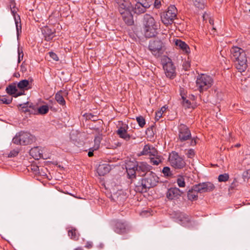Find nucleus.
Masks as SVG:
<instances>
[{
  "instance_id": "obj_24",
  "label": "nucleus",
  "mask_w": 250,
  "mask_h": 250,
  "mask_svg": "<svg viewBox=\"0 0 250 250\" xmlns=\"http://www.w3.org/2000/svg\"><path fill=\"white\" fill-rule=\"evenodd\" d=\"M30 154L35 159L38 160L41 158H43V155L40 152V150L38 147L31 148L30 151Z\"/></svg>"
},
{
  "instance_id": "obj_18",
  "label": "nucleus",
  "mask_w": 250,
  "mask_h": 250,
  "mask_svg": "<svg viewBox=\"0 0 250 250\" xmlns=\"http://www.w3.org/2000/svg\"><path fill=\"white\" fill-rule=\"evenodd\" d=\"M149 6L143 5V4L135 3L133 5H132V11L138 15L145 13L147 9H148Z\"/></svg>"
},
{
  "instance_id": "obj_40",
  "label": "nucleus",
  "mask_w": 250,
  "mask_h": 250,
  "mask_svg": "<svg viewBox=\"0 0 250 250\" xmlns=\"http://www.w3.org/2000/svg\"><path fill=\"white\" fill-rule=\"evenodd\" d=\"M149 152H150L148 155L150 156L156 157V156H158V153L157 150L154 147H153L152 146H151V147Z\"/></svg>"
},
{
  "instance_id": "obj_42",
  "label": "nucleus",
  "mask_w": 250,
  "mask_h": 250,
  "mask_svg": "<svg viewBox=\"0 0 250 250\" xmlns=\"http://www.w3.org/2000/svg\"><path fill=\"white\" fill-rule=\"evenodd\" d=\"M85 117L86 119L91 120L93 121H95L98 120V116L94 115L91 113L86 114Z\"/></svg>"
},
{
  "instance_id": "obj_34",
  "label": "nucleus",
  "mask_w": 250,
  "mask_h": 250,
  "mask_svg": "<svg viewBox=\"0 0 250 250\" xmlns=\"http://www.w3.org/2000/svg\"><path fill=\"white\" fill-rule=\"evenodd\" d=\"M136 121L139 125L141 127H144L145 125H146V120L145 118L142 116H140L136 117Z\"/></svg>"
},
{
  "instance_id": "obj_52",
  "label": "nucleus",
  "mask_w": 250,
  "mask_h": 250,
  "mask_svg": "<svg viewBox=\"0 0 250 250\" xmlns=\"http://www.w3.org/2000/svg\"><path fill=\"white\" fill-rule=\"evenodd\" d=\"M24 94V91L21 90L19 92H18V91L16 92L15 95H14V97L16 98V97H18V96H21V95H22Z\"/></svg>"
},
{
  "instance_id": "obj_35",
  "label": "nucleus",
  "mask_w": 250,
  "mask_h": 250,
  "mask_svg": "<svg viewBox=\"0 0 250 250\" xmlns=\"http://www.w3.org/2000/svg\"><path fill=\"white\" fill-rule=\"evenodd\" d=\"M162 172L165 176L170 177L172 175L170 168L168 167H165L162 170Z\"/></svg>"
},
{
  "instance_id": "obj_62",
  "label": "nucleus",
  "mask_w": 250,
  "mask_h": 250,
  "mask_svg": "<svg viewBox=\"0 0 250 250\" xmlns=\"http://www.w3.org/2000/svg\"><path fill=\"white\" fill-rule=\"evenodd\" d=\"M11 12L14 14L15 12H16V11L14 10V9H13L12 8H11Z\"/></svg>"
},
{
  "instance_id": "obj_22",
  "label": "nucleus",
  "mask_w": 250,
  "mask_h": 250,
  "mask_svg": "<svg viewBox=\"0 0 250 250\" xmlns=\"http://www.w3.org/2000/svg\"><path fill=\"white\" fill-rule=\"evenodd\" d=\"M126 225L121 221H118L115 224V231L119 234L126 232Z\"/></svg>"
},
{
  "instance_id": "obj_25",
  "label": "nucleus",
  "mask_w": 250,
  "mask_h": 250,
  "mask_svg": "<svg viewBox=\"0 0 250 250\" xmlns=\"http://www.w3.org/2000/svg\"><path fill=\"white\" fill-rule=\"evenodd\" d=\"M64 93L62 90L58 91L55 96V100L59 104L62 105L65 104V101L63 97V94Z\"/></svg>"
},
{
  "instance_id": "obj_48",
  "label": "nucleus",
  "mask_w": 250,
  "mask_h": 250,
  "mask_svg": "<svg viewBox=\"0 0 250 250\" xmlns=\"http://www.w3.org/2000/svg\"><path fill=\"white\" fill-rule=\"evenodd\" d=\"M183 69L188 70L190 67V62L188 61H185L183 64Z\"/></svg>"
},
{
  "instance_id": "obj_8",
  "label": "nucleus",
  "mask_w": 250,
  "mask_h": 250,
  "mask_svg": "<svg viewBox=\"0 0 250 250\" xmlns=\"http://www.w3.org/2000/svg\"><path fill=\"white\" fill-rule=\"evenodd\" d=\"M148 49L156 58L160 57L164 53L165 50L164 43L158 39L150 41Z\"/></svg>"
},
{
  "instance_id": "obj_19",
  "label": "nucleus",
  "mask_w": 250,
  "mask_h": 250,
  "mask_svg": "<svg viewBox=\"0 0 250 250\" xmlns=\"http://www.w3.org/2000/svg\"><path fill=\"white\" fill-rule=\"evenodd\" d=\"M175 46L181 49L185 53L188 54L190 52V48L188 45L184 42L179 39L174 40Z\"/></svg>"
},
{
  "instance_id": "obj_47",
  "label": "nucleus",
  "mask_w": 250,
  "mask_h": 250,
  "mask_svg": "<svg viewBox=\"0 0 250 250\" xmlns=\"http://www.w3.org/2000/svg\"><path fill=\"white\" fill-rule=\"evenodd\" d=\"M49 56L54 60L58 61L59 60V57L57 54L53 52H49Z\"/></svg>"
},
{
  "instance_id": "obj_14",
  "label": "nucleus",
  "mask_w": 250,
  "mask_h": 250,
  "mask_svg": "<svg viewBox=\"0 0 250 250\" xmlns=\"http://www.w3.org/2000/svg\"><path fill=\"white\" fill-rule=\"evenodd\" d=\"M183 193L177 188H171L167 190L166 196L169 200H175L178 199Z\"/></svg>"
},
{
  "instance_id": "obj_41",
  "label": "nucleus",
  "mask_w": 250,
  "mask_h": 250,
  "mask_svg": "<svg viewBox=\"0 0 250 250\" xmlns=\"http://www.w3.org/2000/svg\"><path fill=\"white\" fill-rule=\"evenodd\" d=\"M182 98L183 105L187 108H189L191 104L190 102L188 100L186 99V98L183 96H182Z\"/></svg>"
},
{
  "instance_id": "obj_38",
  "label": "nucleus",
  "mask_w": 250,
  "mask_h": 250,
  "mask_svg": "<svg viewBox=\"0 0 250 250\" xmlns=\"http://www.w3.org/2000/svg\"><path fill=\"white\" fill-rule=\"evenodd\" d=\"M136 3H140L143 4L145 5L149 6V7H150L152 0H135Z\"/></svg>"
},
{
  "instance_id": "obj_59",
  "label": "nucleus",
  "mask_w": 250,
  "mask_h": 250,
  "mask_svg": "<svg viewBox=\"0 0 250 250\" xmlns=\"http://www.w3.org/2000/svg\"><path fill=\"white\" fill-rule=\"evenodd\" d=\"M14 76L16 77H18L20 76V74L19 73H15Z\"/></svg>"
},
{
  "instance_id": "obj_3",
  "label": "nucleus",
  "mask_w": 250,
  "mask_h": 250,
  "mask_svg": "<svg viewBox=\"0 0 250 250\" xmlns=\"http://www.w3.org/2000/svg\"><path fill=\"white\" fill-rule=\"evenodd\" d=\"M144 34L146 38H152L157 34L158 25L154 19L149 14H145L144 16Z\"/></svg>"
},
{
  "instance_id": "obj_7",
  "label": "nucleus",
  "mask_w": 250,
  "mask_h": 250,
  "mask_svg": "<svg viewBox=\"0 0 250 250\" xmlns=\"http://www.w3.org/2000/svg\"><path fill=\"white\" fill-rule=\"evenodd\" d=\"M177 9L174 5H170L167 10L161 14L162 22L165 25L171 24L177 16Z\"/></svg>"
},
{
  "instance_id": "obj_46",
  "label": "nucleus",
  "mask_w": 250,
  "mask_h": 250,
  "mask_svg": "<svg viewBox=\"0 0 250 250\" xmlns=\"http://www.w3.org/2000/svg\"><path fill=\"white\" fill-rule=\"evenodd\" d=\"M186 154L188 158H192L195 155L194 150L193 149H189Z\"/></svg>"
},
{
  "instance_id": "obj_28",
  "label": "nucleus",
  "mask_w": 250,
  "mask_h": 250,
  "mask_svg": "<svg viewBox=\"0 0 250 250\" xmlns=\"http://www.w3.org/2000/svg\"><path fill=\"white\" fill-rule=\"evenodd\" d=\"M155 128V125H152L151 126L148 127L146 131V133L148 137H149L150 138H152L154 137V128Z\"/></svg>"
},
{
  "instance_id": "obj_50",
  "label": "nucleus",
  "mask_w": 250,
  "mask_h": 250,
  "mask_svg": "<svg viewBox=\"0 0 250 250\" xmlns=\"http://www.w3.org/2000/svg\"><path fill=\"white\" fill-rule=\"evenodd\" d=\"M32 170H33L35 172H37V173H39L40 175L45 176L46 175V174H42L40 171L39 167L38 166H33V167L32 168Z\"/></svg>"
},
{
  "instance_id": "obj_10",
  "label": "nucleus",
  "mask_w": 250,
  "mask_h": 250,
  "mask_svg": "<svg viewBox=\"0 0 250 250\" xmlns=\"http://www.w3.org/2000/svg\"><path fill=\"white\" fill-rule=\"evenodd\" d=\"M168 160L171 166L175 169H182L186 166L184 160L175 151L170 154Z\"/></svg>"
},
{
  "instance_id": "obj_23",
  "label": "nucleus",
  "mask_w": 250,
  "mask_h": 250,
  "mask_svg": "<svg viewBox=\"0 0 250 250\" xmlns=\"http://www.w3.org/2000/svg\"><path fill=\"white\" fill-rule=\"evenodd\" d=\"M194 186H193L188 191V198L190 201L197 200L198 199V193H199L193 189Z\"/></svg>"
},
{
  "instance_id": "obj_17",
  "label": "nucleus",
  "mask_w": 250,
  "mask_h": 250,
  "mask_svg": "<svg viewBox=\"0 0 250 250\" xmlns=\"http://www.w3.org/2000/svg\"><path fill=\"white\" fill-rule=\"evenodd\" d=\"M137 162H129L126 165V172L129 178H135V171L137 167Z\"/></svg>"
},
{
  "instance_id": "obj_55",
  "label": "nucleus",
  "mask_w": 250,
  "mask_h": 250,
  "mask_svg": "<svg viewBox=\"0 0 250 250\" xmlns=\"http://www.w3.org/2000/svg\"><path fill=\"white\" fill-rule=\"evenodd\" d=\"M85 247L87 249H91L92 247V243L91 242H87Z\"/></svg>"
},
{
  "instance_id": "obj_61",
  "label": "nucleus",
  "mask_w": 250,
  "mask_h": 250,
  "mask_svg": "<svg viewBox=\"0 0 250 250\" xmlns=\"http://www.w3.org/2000/svg\"><path fill=\"white\" fill-rule=\"evenodd\" d=\"M234 184V181H233V183H232L231 185L230 186V188H234L233 185Z\"/></svg>"
},
{
  "instance_id": "obj_2",
  "label": "nucleus",
  "mask_w": 250,
  "mask_h": 250,
  "mask_svg": "<svg viewBox=\"0 0 250 250\" xmlns=\"http://www.w3.org/2000/svg\"><path fill=\"white\" fill-rule=\"evenodd\" d=\"M159 180V178L155 173L152 171L148 172L136 186L135 190L141 193L146 192L150 188L157 186Z\"/></svg>"
},
{
  "instance_id": "obj_49",
  "label": "nucleus",
  "mask_w": 250,
  "mask_h": 250,
  "mask_svg": "<svg viewBox=\"0 0 250 250\" xmlns=\"http://www.w3.org/2000/svg\"><path fill=\"white\" fill-rule=\"evenodd\" d=\"M163 0H155L154 7L156 9H159L161 6V2Z\"/></svg>"
},
{
  "instance_id": "obj_9",
  "label": "nucleus",
  "mask_w": 250,
  "mask_h": 250,
  "mask_svg": "<svg viewBox=\"0 0 250 250\" xmlns=\"http://www.w3.org/2000/svg\"><path fill=\"white\" fill-rule=\"evenodd\" d=\"M163 69L167 77L173 78L176 76L175 67L169 57L164 56L161 60Z\"/></svg>"
},
{
  "instance_id": "obj_16",
  "label": "nucleus",
  "mask_w": 250,
  "mask_h": 250,
  "mask_svg": "<svg viewBox=\"0 0 250 250\" xmlns=\"http://www.w3.org/2000/svg\"><path fill=\"white\" fill-rule=\"evenodd\" d=\"M127 129L128 125L125 124L122 126L120 127L117 130V135H119L120 138L126 141H129L131 138V136L127 133Z\"/></svg>"
},
{
  "instance_id": "obj_63",
  "label": "nucleus",
  "mask_w": 250,
  "mask_h": 250,
  "mask_svg": "<svg viewBox=\"0 0 250 250\" xmlns=\"http://www.w3.org/2000/svg\"><path fill=\"white\" fill-rule=\"evenodd\" d=\"M17 32H18L19 31V28L18 27V25H17Z\"/></svg>"
},
{
  "instance_id": "obj_60",
  "label": "nucleus",
  "mask_w": 250,
  "mask_h": 250,
  "mask_svg": "<svg viewBox=\"0 0 250 250\" xmlns=\"http://www.w3.org/2000/svg\"><path fill=\"white\" fill-rule=\"evenodd\" d=\"M75 250H83V249L81 247H79V248L75 249Z\"/></svg>"
},
{
  "instance_id": "obj_51",
  "label": "nucleus",
  "mask_w": 250,
  "mask_h": 250,
  "mask_svg": "<svg viewBox=\"0 0 250 250\" xmlns=\"http://www.w3.org/2000/svg\"><path fill=\"white\" fill-rule=\"evenodd\" d=\"M28 102L24 103L23 104H19L18 105V107H21V108L20 109H22L26 108L28 107Z\"/></svg>"
},
{
  "instance_id": "obj_15",
  "label": "nucleus",
  "mask_w": 250,
  "mask_h": 250,
  "mask_svg": "<svg viewBox=\"0 0 250 250\" xmlns=\"http://www.w3.org/2000/svg\"><path fill=\"white\" fill-rule=\"evenodd\" d=\"M41 30L44 40L47 42L52 40L56 36L55 29H52L47 26L42 27Z\"/></svg>"
},
{
  "instance_id": "obj_31",
  "label": "nucleus",
  "mask_w": 250,
  "mask_h": 250,
  "mask_svg": "<svg viewBox=\"0 0 250 250\" xmlns=\"http://www.w3.org/2000/svg\"><path fill=\"white\" fill-rule=\"evenodd\" d=\"M193 3L194 5L200 9H203L205 8V4L203 0H193Z\"/></svg>"
},
{
  "instance_id": "obj_33",
  "label": "nucleus",
  "mask_w": 250,
  "mask_h": 250,
  "mask_svg": "<svg viewBox=\"0 0 250 250\" xmlns=\"http://www.w3.org/2000/svg\"><path fill=\"white\" fill-rule=\"evenodd\" d=\"M102 139V137L101 135H98L95 137L94 139V150H97L98 149L100 144L101 143V141Z\"/></svg>"
},
{
  "instance_id": "obj_44",
  "label": "nucleus",
  "mask_w": 250,
  "mask_h": 250,
  "mask_svg": "<svg viewBox=\"0 0 250 250\" xmlns=\"http://www.w3.org/2000/svg\"><path fill=\"white\" fill-rule=\"evenodd\" d=\"M181 215L183 216L184 219L183 220L182 219H180L179 220L182 225H184L186 222H189V219L188 215L186 214H182Z\"/></svg>"
},
{
  "instance_id": "obj_57",
  "label": "nucleus",
  "mask_w": 250,
  "mask_h": 250,
  "mask_svg": "<svg viewBox=\"0 0 250 250\" xmlns=\"http://www.w3.org/2000/svg\"><path fill=\"white\" fill-rule=\"evenodd\" d=\"M166 109H167V107H166V106H163V107L161 108V109H160V110L159 111H161V112H162V114H163L164 112H165V111L166 110Z\"/></svg>"
},
{
  "instance_id": "obj_6",
  "label": "nucleus",
  "mask_w": 250,
  "mask_h": 250,
  "mask_svg": "<svg viewBox=\"0 0 250 250\" xmlns=\"http://www.w3.org/2000/svg\"><path fill=\"white\" fill-rule=\"evenodd\" d=\"M35 141V137L27 132L21 131L16 134L12 142L14 144L20 145L31 144Z\"/></svg>"
},
{
  "instance_id": "obj_4",
  "label": "nucleus",
  "mask_w": 250,
  "mask_h": 250,
  "mask_svg": "<svg viewBox=\"0 0 250 250\" xmlns=\"http://www.w3.org/2000/svg\"><path fill=\"white\" fill-rule=\"evenodd\" d=\"M178 139L181 142L190 141L188 146H194L197 144L198 138L192 137L191 133L189 128L185 125L181 124L178 127Z\"/></svg>"
},
{
  "instance_id": "obj_27",
  "label": "nucleus",
  "mask_w": 250,
  "mask_h": 250,
  "mask_svg": "<svg viewBox=\"0 0 250 250\" xmlns=\"http://www.w3.org/2000/svg\"><path fill=\"white\" fill-rule=\"evenodd\" d=\"M162 157L160 155L150 158V162L153 165L157 166L162 162Z\"/></svg>"
},
{
  "instance_id": "obj_64",
  "label": "nucleus",
  "mask_w": 250,
  "mask_h": 250,
  "mask_svg": "<svg viewBox=\"0 0 250 250\" xmlns=\"http://www.w3.org/2000/svg\"><path fill=\"white\" fill-rule=\"evenodd\" d=\"M209 23H210V24H211V23H212V21H211V20H210V21H209Z\"/></svg>"
},
{
  "instance_id": "obj_54",
  "label": "nucleus",
  "mask_w": 250,
  "mask_h": 250,
  "mask_svg": "<svg viewBox=\"0 0 250 250\" xmlns=\"http://www.w3.org/2000/svg\"><path fill=\"white\" fill-rule=\"evenodd\" d=\"M20 110L21 112H22L24 113H29V114H31L30 110L29 108H28V107L24 109H20Z\"/></svg>"
},
{
  "instance_id": "obj_11",
  "label": "nucleus",
  "mask_w": 250,
  "mask_h": 250,
  "mask_svg": "<svg viewBox=\"0 0 250 250\" xmlns=\"http://www.w3.org/2000/svg\"><path fill=\"white\" fill-rule=\"evenodd\" d=\"M215 188L214 185L210 182H203L194 185V190L200 193L210 192Z\"/></svg>"
},
{
  "instance_id": "obj_12",
  "label": "nucleus",
  "mask_w": 250,
  "mask_h": 250,
  "mask_svg": "<svg viewBox=\"0 0 250 250\" xmlns=\"http://www.w3.org/2000/svg\"><path fill=\"white\" fill-rule=\"evenodd\" d=\"M152 167L146 162H142L137 163V167L135 171V175L138 174L139 176L144 177L148 172H151L150 170Z\"/></svg>"
},
{
  "instance_id": "obj_37",
  "label": "nucleus",
  "mask_w": 250,
  "mask_h": 250,
  "mask_svg": "<svg viewBox=\"0 0 250 250\" xmlns=\"http://www.w3.org/2000/svg\"><path fill=\"white\" fill-rule=\"evenodd\" d=\"M229 179V175L227 173H224L223 174H220L218 176V181L220 182H226Z\"/></svg>"
},
{
  "instance_id": "obj_13",
  "label": "nucleus",
  "mask_w": 250,
  "mask_h": 250,
  "mask_svg": "<svg viewBox=\"0 0 250 250\" xmlns=\"http://www.w3.org/2000/svg\"><path fill=\"white\" fill-rule=\"evenodd\" d=\"M110 198L111 200L121 205L125 201L127 198V195L126 193L123 190H119L112 194Z\"/></svg>"
},
{
  "instance_id": "obj_1",
  "label": "nucleus",
  "mask_w": 250,
  "mask_h": 250,
  "mask_svg": "<svg viewBox=\"0 0 250 250\" xmlns=\"http://www.w3.org/2000/svg\"><path fill=\"white\" fill-rule=\"evenodd\" d=\"M231 59L235 62L236 68L242 73L248 67L247 57L245 51L241 48L233 46L230 49Z\"/></svg>"
},
{
  "instance_id": "obj_32",
  "label": "nucleus",
  "mask_w": 250,
  "mask_h": 250,
  "mask_svg": "<svg viewBox=\"0 0 250 250\" xmlns=\"http://www.w3.org/2000/svg\"><path fill=\"white\" fill-rule=\"evenodd\" d=\"M151 147V145H150L149 144L146 145L144 146L143 150L141 152V155H148L150 152L149 151H150Z\"/></svg>"
},
{
  "instance_id": "obj_56",
  "label": "nucleus",
  "mask_w": 250,
  "mask_h": 250,
  "mask_svg": "<svg viewBox=\"0 0 250 250\" xmlns=\"http://www.w3.org/2000/svg\"><path fill=\"white\" fill-rule=\"evenodd\" d=\"M93 151H94L93 149H92L91 150V149H90V150H89V151L88 153V156L89 157H91L93 156Z\"/></svg>"
},
{
  "instance_id": "obj_30",
  "label": "nucleus",
  "mask_w": 250,
  "mask_h": 250,
  "mask_svg": "<svg viewBox=\"0 0 250 250\" xmlns=\"http://www.w3.org/2000/svg\"><path fill=\"white\" fill-rule=\"evenodd\" d=\"M38 111L39 113L40 114H45L49 111L48 106L47 105H42L38 108Z\"/></svg>"
},
{
  "instance_id": "obj_5",
  "label": "nucleus",
  "mask_w": 250,
  "mask_h": 250,
  "mask_svg": "<svg viewBox=\"0 0 250 250\" xmlns=\"http://www.w3.org/2000/svg\"><path fill=\"white\" fill-rule=\"evenodd\" d=\"M213 83L211 77L203 74L199 75L196 81V87L200 93L207 90L212 85Z\"/></svg>"
},
{
  "instance_id": "obj_43",
  "label": "nucleus",
  "mask_w": 250,
  "mask_h": 250,
  "mask_svg": "<svg viewBox=\"0 0 250 250\" xmlns=\"http://www.w3.org/2000/svg\"><path fill=\"white\" fill-rule=\"evenodd\" d=\"M19 153V150L18 149H13L9 152L8 157L9 158L14 157L18 155Z\"/></svg>"
},
{
  "instance_id": "obj_58",
  "label": "nucleus",
  "mask_w": 250,
  "mask_h": 250,
  "mask_svg": "<svg viewBox=\"0 0 250 250\" xmlns=\"http://www.w3.org/2000/svg\"><path fill=\"white\" fill-rule=\"evenodd\" d=\"M243 176L246 178H249V176H248V171H245L243 173Z\"/></svg>"
},
{
  "instance_id": "obj_36",
  "label": "nucleus",
  "mask_w": 250,
  "mask_h": 250,
  "mask_svg": "<svg viewBox=\"0 0 250 250\" xmlns=\"http://www.w3.org/2000/svg\"><path fill=\"white\" fill-rule=\"evenodd\" d=\"M177 183L180 188H184L186 186L184 178L183 176H179L177 179Z\"/></svg>"
},
{
  "instance_id": "obj_45",
  "label": "nucleus",
  "mask_w": 250,
  "mask_h": 250,
  "mask_svg": "<svg viewBox=\"0 0 250 250\" xmlns=\"http://www.w3.org/2000/svg\"><path fill=\"white\" fill-rule=\"evenodd\" d=\"M18 62H20L23 58V53L21 48H18Z\"/></svg>"
},
{
  "instance_id": "obj_39",
  "label": "nucleus",
  "mask_w": 250,
  "mask_h": 250,
  "mask_svg": "<svg viewBox=\"0 0 250 250\" xmlns=\"http://www.w3.org/2000/svg\"><path fill=\"white\" fill-rule=\"evenodd\" d=\"M13 98H10L7 99L6 96H2L0 99V101L4 104H10L12 101Z\"/></svg>"
},
{
  "instance_id": "obj_21",
  "label": "nucleus",
  "mask_w": 250,
  "mask_h": 250,
  "mask_svg": "<svg viewBox=\"0 0 250 250\" xmlns=\"http://www.w3.org/2000/svg\"><path fill=\"white\" fill-rule=\"evenodd\" d=\"M17 87L19 88L20 90L25 91L30 89L31 86L28 80H22L18 83Z\"/></svg>"
},
{
  "instance_id": "obj_20",
  "label": "nucleus",
  "mask_w": 250,
  "mask_h": 250,
  "mask_svg": "<svg viewBox=\"0 0 250 250\" xmlns=\"http://www.w3.org/2000/svg\"><path fill=\"white\" fill-rule=\"evenodd\" d=\"M110 170L111 167L107 164H100L97 168V172L100 176L104 175L108 173Z\"/></svg>"
},
{
  "instance_id": "obj_26",
  "label": "nucleus",
  "mask_w": 250,
  "mask_h": 250,
  "mask_svg": "<svg viewBox=\"0 0 250 250\" xmlns=\"http://www.w3.org/2000/svg\"><path fill=\"white\" fill-rule=\"evenodd\" d=\"M17 86L16 83H12L9 84L6 88V91L7 94L10 95H15L16 92L18 91Z\"/></svg>"
},
{
  "instance_id": "obj_29",
  "label": "nucleus",
  "mask_w": 250,
  "mask_h": 250,
  "mask_svg": "<svg viewBox=\"0 0 250 250\" xmlns=\"http://www.w3.org/2000/svg\"><path fill=\"white\" fill-rule=\"evenodd\" d=\"M76 231V229H72L68 231V235L70 237L71 239L74 240H76L78 239L79 235L77 234Z\"/></svg>"
},
{
  "instance_id": "obj_53",
  "label": "nucleus",
  "mask_w": 250,
  "mask_h": 250,
  "mask_svg": "<svg viewBox=\"0 0 250 250\" xmlns=\"http://www.w3.org/2000/svg\"><path fill=\"white\" fill-rule=\"evenodd\" d=\"M162 116V113L161 111H158L156 112V117L155 118L158 120Z\"/></svg>"
}]
</instances>
